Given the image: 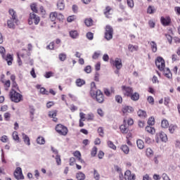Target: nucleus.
<instances>
[{"instance_id":"f257e3e1","label":"nucleus","mask_w":180,"mask_h":180,"mask_svg":"<svg viewBox=\"0 0 180 180\" xmlns=\"http://www.w3.org/2000/svg\"><path fill=\"white\" fill-rule=\"evenodd\" d=\"M90 95L98 103H103L105 101L103 93L101 90L96 89V84L94 82L91 83Z\"/></svg>"},{"instance_id":"f03ea898","label":"nucleus","mask_w":180,"mask_h":180,"mask_svg":"<svg viewBox=\"0 0 180 180\" xmlns=\"http://www.w3.org/2000/svg\"><path fill=\"white\" fill-rule=\"evenodd\" d=\"M9 97L11 102H14L15 103H19V102H22V101H23V96L14 89H11L10 91Z\"/></svg>"},{"instance_id":"7ed1b4c3","label":"nucleus","mask_w":180,"mask_h":180,"mask_svg":"<svg viewBox=\"0 0 180 180\" xmlns=\"http://www.w3.org/2000/svg\"><path fill=\"white\" fill-rule=\"evenodd\" d=\"M55 130L59 136H67L68 134V128L63 124H56Z\"/></svg>"},{"instance_id":"20e7f679","label":"nucleus","mask_w":180,"mask_h":180,"mask_svg":"<svg viewBox=\"0 0 180 180\" xmlns=\"http://www.w3.org/2000/svg\"><path fill=\"white\" fill-rule=\"evenodd\" d=\"M49 19L52 22H56V20H59V22H63V20H64V15L60 13H57V11L51 12L49 14Z\"/></svg>"},{"instance_id":"39448f33","label":"nucleus","mask_w":180,"mask_h":180,"mask_svg":"<svg viewBox=\"0 0 180 180\" xmlns=\"http://www.w3.org/2000/svg\"><path fill=\"white\" fill-rule=\"evenodd\" d=\"M114 67H115L116 70L114 71L115 74L120 77V70H122V67H123V63H122V60L119 58H116L114 60Z\"/></svg>"},{"instance_id":"423d86ee","label":"nucleus","mask_w":180,"mask_h":180,"mask_svg":"<svg viewBox=\"0 0 180 180\" xmlns=\"http://www.w3.org/2000/svg\"><path fill=\"white\" fill-rule=\"evenodd\" d=\"M32 23H34V25L40 23V17L34 14V13H31L28 19V24L32 25Z\"/></svg>"},{"instance_id":"0eeeda50","label":"nucleus","mask_w":180,"mask_h":180,"mask_svg":"<svg viewBox=\"0 0 180 180\" xmlns=\"http://www.w3.org/2000/svg\"><path fill=\"white\" fill-rule=\"evenodd\" d=\"M155 65L160 71H164V68H165V60H164L162 57L159 56L155 60Z\"/></svg>"},{"instance_id":"6e6552de","label":"nucleus","mask_w":180,"mask_h":180,"mask_svg":"<svg viewBox=\"0 0 180 180\" xmlns=\"http://www.w3.org/2000/svg\"><path fill=\"white\" fill-rule=\"evenodd\" d=\"M112 32H113V29L112 28V27L107 25L105 28V38L107 40H110V39L113 37Z\"/></svg>"},{"instance_id":"1a4fd4ad","label":"nucleus","mask_w":180,"mask_h":180,"mask_svg":"<svg viewBox=\"0 0 180 180\" xmlns=\"http://www.w3.org/2000/svg\"><path fill=\"white\" fill-rule=\"evenodd\" d=\"M14 176L18 180L25 179V176H23V173H22V168L17 167L14 172Z\"/></svg>"},{"instance_id":"9d476101","label":"nucleus","mask_w":180,"mask_h":180,"mask_svg":"<svg viewBox=\"0 0 180 180\" xmlns=\"http://www.w3.org/2000/svg\"><path fill=\"white\" fill-rule=\"evenodd\" d=\"M9 15L11 16L10 19L14 22V23H18L19 22V19L18 18V14L16 13V11L15 10L11 8L8 11Z\"/></svg>"},{"instance_id":"9b49d317","label":"nucleus","mask_w":180,"mask_h":180,"mask_svg":"<svg viewBox=\"0 0 180 180\" xmlns=\"http://www.w3.org/2000/svg\"><path fill=\"white\" fill-rule=\"evenodd\" d=\"M124 178L125 180H136V174H131L130 170H127L124 172Z\"/></svg>"},{"instance_id":"f8f14e48","label":"nucleus","mask_w":180,"mask_h":180,"mask_svg":"<svg viewBox=\"0 0 180 180\" xmlns=\"http://www.w3.org/2000/svg\"><path fill=\"white\" fill-rule=\"evenodd\" d=\"M160 22L163 26H169L171 25V17H161Z\"/></svg>"},{"instance_id":"ddd939ff","label":"nucleus","mask_w":180,"mask_h":180,"mask_svg":"<svg viewBox=\"0 0 180 180\" xmlns=\"http://www.w3.org/2000/svg\"><path fill=\"white\" fill-rule=\"evenodd\" d=\"M122 91H124V94L127 96H131V95L133 94V89L131 87L122 86Z\"/></svg>"},{"instance_id":"4468645a","label":"nucleus","mask_w":180,"mask_h":180,"mask_svg":"<svg viewBox=\"0 0 180 180\" xmlns=\"http://www.w3.org/2000/svg\"><path fill=\"white\" fill-rule=\"evenodd\" d=\"M2 58L7 62L8 65H11L12 62L13 61V55H11V53H8L6 56L4 55V56L2 57Z\"/></svg>"},{"instance_id":"2eb2a0df","label":"nucleus","mask_w":180,"mask_h":180,"mask_svg":"<svg viewBox=\"0 0 180 180\" xmlns=\"http://www.w3.org/2000/svg\"><path fill=\"white\" fill-rule=\"evenodd\" d=\"M134 109L131 106L125 105L122 108V113L125 115L126 113H133Z\"/></svg>"},{"instance_id":"dca6fc26","label":"nucleus","mask_w":180,"mask_h":180,"mask_svg":"<svg viewBox=\"0 0 180 180\" xmlns=\"http://www.w3.org/2000/svg\"><path fill=\"white\" fill-rule=\"evenodd\" d=\"M162 71H163L164 75L165 77H166V78H168L169 79H172V73L171 72L169 68H164V70Z\"/></svg>"},{"instance_id":"f3484780","label":"nucleus","mask_w":180,"mask_h":180,"mask_svg":"<svg viewBox=\"0 0 180 180\" xmlns=\"http://www.w3.org/2000/svg\"><path fill=\"white\" fill-rule=\"evenodd\" d=\"M75 84L79 88H81L82 86H84L85 84H86V82L84 79L78 78L76 79Z\"/></svg>"},{"instance_id":"a211bd4d","label":"nucleus","mask_w":180,"mask_h":180,"mask_svg":"<svg viewBox=\"0 0 180 180\" xmlns=\"http://www.w3.org/2000/svg\"><path fill=\"white\" fill-rule=\"evenodd\" d=\"M49 116L53 119V122L55 123L58 122V118L56 117L57 116V111H50L49 112Z\"/></svg>"},{"instance_id":"6ab92c4d","label":"nucleus","mask_w":180,"mask_h":180,"mask_svg":"<svg viewBox=\"0 0 180 180\" xmlns=\"http://www.w3.org/2000/svg\"><path fill=\"white\" fill-rule=\"evenodd\" d=\"M57 8L59 11H64L65 8V3H64V0H58L57 3Z\"/></svg>"},{"instance_id":"aec40b11","label":"nucleus","mask_w":180,"mask_h":180,"mask_svg":"<svg viewBox=\"0 0 180 180\" xmlns=\"http://www.w3.org/2000/svg\"><path fill=\"white\" fill-rule=\"evenodd\" d=\"M128 50L129 51H131V53H133L134 51H139V46L129 44L128 45Z\"/></svg>"},{"instance_id":"412c9836","label":"nucleus","mask_w":180,"mask_h":180,"mask_svg":"<svg viewBox=\"0 0 180 180\" xmlns=\"http://www.w3.org/2000/svg\"><path fill=\"white\" fill-rule=\"evenodd\" d=\"M112 11V8L110 6H107L104 10V15H105L106 18H112V13L110 11Z\"/></svg>"},{"instance_id":"4be33fe9","label":"nucleus","mask_w":180,"mask_h":180,"mask_svg":"<svg viewBox=\"0 0 180 180\" xmlns=\"http://www.w3.org/2000/svg\"><path fill=\"white\" fill-rule=\"evenodd\" d=\"M150 46L151 51L153 53H157V50H158V48L157 46V43H155V41H152L150 42Z\"/></svg>"},{"instance_id":"5701e85b","label":"nucleus","mask_w":180,"mask_h":180,"mask_svg":"<svg viewBox=\"0 0 180 180\" xmlns=\"http://www.w3.org/2000/svg\"><path fill=\"white\" fill-rule=\"evenodd\" d=\"M22 140L25 144L30 146V138H29V136L26 135L25 133H22Z\"/></svg>"},{"instance_id":"b1692460","label":"nucleus","mask_w":180,"mask_h":180,"mask_svg":"<svg viewBox=\"0 0 180 180\" xmlns=\"http://www.w3.org/2000/svg\"><path fill=\"white\" fill-rule=\"evenodd\" d=\"M12 138L13 140L15 141H17V143H20V138L19 137V134H18V131H14L12 134Z\"/></svg>"},{"instance_id":"393cba45","label":"nucleus","mask_w":180,"mask_h":180,"mask_svg":"<svg viewBox=\"0 0 180 180\" xmlns=\"http://www.w3.org/2000/svg\"><path fill=\"white\" fill-rule=\"evenodd\" d=\"M86 176L82 172H79L76 174V179L77 180H85Z\"/></svg>"},{"instance_id":"a878e982","label":"nucleus","mask_w":180,"mask_h":180,"mask_svg":"<svg viewBox=\"0 0 180 180\" xmlns=\"http://www.w3.org/2000/svg\"><path fill=\"white\" fill-rule=\"evenodd\" d=\"M2 84H4L5 90L9 91V88H11V80H2Z\"/></svg>"},{"instance_id":"bb28decb","label":"nucleus","mask_w":180,"mask_h":180,"mask_svg":"<svg viewBox=\"0 0 180 180\" xmlns=\"http://www.w3.org/2000/svg\"><path fill=\"white\" fill-rule=\"evenodd\" d=\"M15 25H18V23L13 22V20L11 18L7 21V26L9 29H15Z\"/></svg>"},{"instance_id":"cd10ccee","label":"nucleus","mask_w":180,"mask_h":180,"mask_svg":"<svg viewBox=\"0 0 180 180\" xmlns=\"http://www.w3.org/2000/svg\"><path fill=\"white\" fill-rule=\"evenodd\" d=\"M137 115L139 117H141L142 119L147 117V112L143 110H139V111L137 112Z\"/></svg>"},{"instance_id":"c85d7f7f","label":"nucleus","mask_w":180,"mask_h":180,"mask_svg":"<svg viewBox=\"0 0 180 180\" xmlns=\"http://www.w3.org/2000/svg\"><path fill=\"white\" fill-rule=\"evenodd\" d=\"M177 129H178V126H176V124H171L169 126V131L172 134H174L175 130H176Z\"/></svg>"},{"instance_id":"c756f323","label":"nucleus","mask_w":180,"mask_h":180,"mask_svg":"<svg viewBox=\"0 0 180 180\" xmlns=\"http://www.w3.org/2000/svg\"><path fill=\"white\" fill-rule=\"evenodd\" d=\"M136 144H137V147H138V148H139V150H143V148H144V141H143V140L138 139L136 141Z\"/></svg>"},{"instance_id":"7c9ffc66","label":"nucleus","mask_w":180,"mask_h":180,"mask_svg":"<svg viewBox=\"0 0 180 180\" xmlns=\"http://www.w3.org/2000/svg\"><path fill=\"white\" fill-rule=\"evenodd\" d=\"M103 91L106 96H110V95H112V94L113 93V89H112V87L110 89L105 88Z\"/></svg>"},{"instance_id":"2f4dec72","label":"nucleus","mask_w":180,"mask_h":180,"mask_svg":"<svg viewBox=\"0 0 180 180\" xmlns=\"http://www.w3.org/2000/svg\"><path fill=\"white\" fill-rule=\"evenodd\" d=\"M70 36L72 39H77L79 36V34H78V31L77 30H72L70 32Z\"/></svg>"},{"instance_id":"473e14b6","label":"nucleus","mask_w":180,"mask_h":180,"mask_svg":"<svg viewBox=\"0 0 180 180\" xmlns=\"http://www.w3.org/2000/svg\"><path fill=\"white\" fill-rule=\"evenodd\" d=\"M120 148L122 151H123L124 154H129V153H130V149L127 145H122Z\"/></svg>"},{"instance_id":"72a5a7b5","label":"nucleus","mask_w":180,"mask_h":180,"mask_svg":"<svg viewBox=\"0 0 180 180\" xmlns=\"http://www.w3.org/2000/svg\"><path fill=\"white\" fill-rule=\"evenodd\" d=\"M84 23H85L86 26L89 27L90 26H92V25H94V20H92V18H86L84 20Z\"/></svg>"},{"instance_id":"f704fd0d","label":"nucleus","mask_w":180,"mask_h":180,"mask_svg":"<svg viewBox=\"0 0 180 180\" xmlns=\"http://www.w3.org/2000/svg\"><path fill=\"white\" fill-rule=\"evenodd\" d=\"M168 126H169V122H168V120H162L161 127L163 129H168Z\"/></svg>"},{"instance_id":"c9c22d12","label":"nucleus","mask_w":180,"mask_h":180,"mask_svg":"<svg viewBox=\"0 0 180 180\" xmlns=\"http://www.w3.org/2000/svg\"><path fill=\"white\" fill-rule=\"evenodd\" d=\"M146 131L148 133H150V134H154V133H155V129H154V127H150V126H147L146 127Z\"/></svg>"},{"instance_id":"e433bc0d","label":"nucleus","mask_w":180,"mask_h":180,"mask_svg":"<svg viewBox=\"0 0 180 180\" xmlns=\"http://www.w3.org/2000/svg\"><path fill=\"white\" fill-rule=\"evenodd\" d=\"M30 8L32 12H34V13H39V10H37V4L36 3L32 4L30 5Z\"/></svg>"},{"instance_id":"4c0bfd02","label":"nucleus","mask_w":180,"mask_h":180,"mask_svg":"<svg viewBox=\"0 0 180 180\" xmlns=\"http://www.w3.org/2000/svg\"><path fill=\"white\" fill-rule=\"evenodd\" d=\"M96 154H98V148L96 146H94L91 150V156L96 157Z\"/></svg>"},{"instance_id":"58836bf2","label":"nucleus","mask_w":180,"mask_h":180,"mask_svg":"<svg viewBox=\"0 0 180 180\" xmlns=\"http://www.w3.org/2000/svg\"><path fill=\"white\" fill-rule=\"evenodd\" d=\"M160 139L164 143H167V141L168 140V138L167 137V134H165V133H161L160 134Z\"/></svg>"},{"instance_id":"ea45409f","label":"nucleus","mask_w":180,"mask_h":180,"mask_svg":"<svg viewBox=\"0 0 180 180\" xmlns=\"http://www.w3.org/2000/svg\"><path fill=\"white\" fill-rule=\"evenodd\" d=\"M154 152L153 151V149L150 148H148L146 150V155L147 157H152L153 155Z\"/></svg>"},{"instance_id":"a19ab883","label":"nucleus","mask_w":180,"mask_h":180,"mask_svg":"<svg viewBox=\"0 0 180 180\" xmlns=\"http://www.w3.org/2000/svg\"><path fill=\"white\" fill-rule=\"evenodd\" d=\"M129 96L131 97V99L132 101H139V99L140 98V95H139L138 93H134Z\"/></svg>"},{"instance_id":"79ce46f5","label":"nucleus","mask_w":180,"mask_h":180,"mask_svg":"<svg viewBox=\"0 0 180 180\" xmlns=\"http://www.w3.org/2000/svg\"><path fill=\"white\" fill-rule=\"evenodd\" d=\"M120 129L122 133H127V131H129V129L127 128V126L126 124L121 125L120 127Z\"/></svg>"},{"instance_id":"37998d69","label":"nucleus","mask_w":180,"mask_h":180,"mask_svg":"<svg viewBox=\"0 0 180 180\" xmlns=\"http://www.w3.org/2000/svg\"><path fill=\"white\" fill-rule=\"evenodd\" d=\"M97 131L100 137H103V136H105V132L103 131V127H98V129H97Z\"/></svg>"},{"instance_id":"c03bdc74","label":"nucleus","mask_w":180,"mask_h":180,"mask_svg":"<svg viewBox=\"0 0 180 180\" xmlns=\"http://www.w3.org/2000/svg\"><path fill=\"white\" fill-rule=\"evenodd\" d=\"M37 144H45L46 141L43 138V136H39L37 139Z\"/></svg>"},{"instance_id":"a18cd8bd","label":"nucleus","mask_w":180,"mask_h":180,"mask_svg":"<svg viewBox=\"0 0 180 180\" xmlns=\"http://www.w3.org/2000/svg\"><path fill=\"white\" fill-rule=\"evenodd\" d=\"M147 12L148 13L151 15L152 13H154V12H155V8H154V6H149L148 7Z\"/></svg>"},{"instance_id":"49530a36","label":"nucleus","mask_w":180,"mask_h":180,"mask_svg":"<svg viewBox=\"0 0 180 180\" xmlns=\"http://www.w3.org/2000/svg\"><path fill=\"white\" fill-rule=\"evenodd\" d=\"M155 124V120L154 119V117H150L148 120V124H149V126H153V124Z\"/></svg>"},{"instance_id":"de8ad7c7","label":"nucleus","mask_w":180,"mask_h":180,"mask_svg":"<svg viewBox=\"0 0 180 180\" xmlns=\"http://www.w3.org/2000/svg\"><path fill=\"white\" fill-rule=\"evenodd\" d=\"M74 157H77V160L79 161H81V152L76 150L74 153H73Z\"/></svg>"},{"instance_id":"09e8293b","label":"nucleus","mask_w":180,"mask_h":180,"mask_svg":"<svg viewBox=\"0 0 180 180\" xmlns=\"http://www.w3.org/2000/svg\"><path fill=\"white\" fill-rule=\"evenodd\" d=\"M14 91H19V86L18 85V83L16 82H12V89Z\"/></svg>"},{"instance_id":"8fccbe9b","label":"nucleus","mask_w":180,"mask_h":180,"mask_svg":"<svg viewBox=\"0 0 180 180\" xmlns=\"http://www.w3.org/2000/svg\"><path fill=\"white\" fill-rule=\"evenodd\" d=\"M127 4L129 8H134V1L133 0H127Z\"/></svg>"},{"instance_id":"3c124183","label":"nucleus","mask_w":180,"mask_h":180,"mask_svg":"<svg viewBox=\"0 0 180 180\" xmlns=\"http://www.w3.org/2000/svg\"><path fill=\"white\" fill-rule=\"evenodd\" d=\"M4 120L6 121V122H9L11 120V113L10 112H6L4 113Z\"/></svg>"},{"instance_id":"603ef678","label":"nucleus","mask_w":180,"mask_h":180,"mask_svg":"<svg viewBox=\"0 0 180 180\" xmlns=\"http://www.w3.org/2000/svg\"><path fill=\"white\" fill-rule=\"evenodd\" d=\"M84 71L86 72V74H91L92 72V68L91 65H87L84 68Z\"/></svg>"},{"instance_id":"864d4df0","label":"nucleus","mask_w":180,"mask_h":180,"mask_svg":"<svg viewBox=\"0 0 180 180\" xmlns=\"http://www.w3.org/2000/svg\"><path fill=\"white\" fill-rule=\"evenodd\" d=\"M86 36L89 40H94V33L89 32L86 33Z\"/></svg>"},{"instance_id":"5fc2aeb1","label":"nucleus","mask_w":180,"mask_h":180,"mask_svg":"<svg viewBox=\"0 0 180 180\" xmlns=\"http://www.w3.org/2000/svg\"><path fill=\"white\" fill-rule=\"evenodd\" d=\"M66 59H67V55L64 53L59 54V60L60 61H65Z\"/></svg>"},{"instance_id":"6e6d98bb","label":"nucleus","mask_w":180,"mask_h":180,"mask_svg":"<svg viewBox=\"0 0 180 180\" xmlns=\"http://www.w3.org/2000/svg\"><path fill=\"white\" fill-rule=\"evenodd\" d=\"M6 53V50L4 46H0V54H1V57H4Z\"/></svg>"},{"instance_id":"4d7b16f0","label":"nucleus","mask_w":180,"mask_h":180,"mask_svg":"<svg viewBox=\"0 0 180 180\" xmlns=\"http://www.w3.org/2000/svg\"><path fill=\"white\" fill-rule=\"evenodd\" d=\"M115 101L117 103H122L123 102V98L121 96H115Z\"/></svg>"},{"instance_id":"13d9d810","label":"nucleus","mask_w":180,"mask_h":180,"mask_svg":"<svg viewBox=\"0 0 180 180\" xmlns=\"http://www.w3.org/2000/svg\"><path fill=\"white\" fill-rule=\"evenodd\" d=\"M94 176L95 179L96 180H99V179L101 178V175L99 174V173H98V171H96V169H94Z\"/></svg>"},{"instance_id":"bf43d9fd","label":"nucleus","mask_w":180,"mask_h":180,"mask_svg":"<svg viewBox=\"0 0 180 180\" xmlns=\"http://www.w3.org/2000/svg\"><path fill=\"white\" fill-rule=\"evenodd\" d=\"M40 93L42 94V95H49V91L44 87L40 89Z\"/></svg>"},{"instance_id":"052dcab7","label":"nucleus","mask_w":180,"mask_h":180,"mask_svg":"<svg viewBox=\"0 0 180 180\" xmlns=\"http://www.w3.org/2000/svg\"><path fill=\"white\" fill-rule=\"evenodd\" d=\"M56 161L58 165H61V157L60 156V155H56Z\"/></svg>"},{"instance_id":"680f3d73","label":"nucleus","mask_w":180,"mask_h":180,"mask_svg":"<svg viewBox=\"0 0 180 180\" xmlns=\"http://www.w3.org/2000/svg\"><path fill=\"white\" fill-rule=\"evenodd\" d=\"M1 141H2V143H8V136L6 135H4L1 137Z\"/></svg>"},{"instance_id":"e2e57ef3","label":"nucleus","mask_w":180,"mask_h":180,"mask_svg":"<svg viewBox=\"0 0 180 180\" xmlns=\"http://www.w3.org/2000/svg\"><path fill=\"white\" fill-rule=\"evenodd\" d=\"M48 50H54V42H51L47 46Z\"/></svg>"},{"instance_id":"0e129e2a","label":"nucleus","mask_w":180,"mask_h":180,"mask_svg":"<svg viewBox=\"0 0 180 180\" xmlns=\"http://www.w3.org/2000/svg\"><path fill=\"white\" fill-rule=\"evenodd\" d=\"M148 25L151 29H154V27H155V22H154L153 20H149Z\"/></svg>"},{"instance_id":"69168bd1","label":"nucleus","mask_w":180,"mask_h":180,"mask_svg":"<svg viewBox=\"0 0 180 180\" xmlns=\"http://www.w3.org/2000/svg\"><path fill=\"white\" fill-rule=\"evenodd\" d=\"M94 117H95L94 114L93 113H89V114L87 115L86 120H94Z\"/></svg>"},{"instance_id":"338daca9","label":"nucleus","mask_w":180,"mask_h":180,"mask_svg":"<svg viewBox=\"0 0 180 180\" xmlns=\"http://www.w3.org/2000/svg\"><path fill=\"white\" fill-rule=\"evenodd\" d=\"M148 103L154 104V98L151 96H149L147 98Z\"/></svg>"},{"instance_id":"774afa93","label":"nucleus","mask_w":180,"mask_h":180,"mask_svg":"<svg viewBox=\"0 0 180 180\" xmlns=\"http://www.w3.org/2000/svg\"><path fill=\"white\" fill-rule=\"evenodd\" d=\"M162 178L163 180H171V179H169V176H168V174H167V173H163L162 174Z\"/></svg>"}]
</instances>
